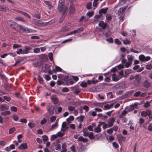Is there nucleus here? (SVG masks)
Here are the masks:
<instances>
[{
    "label": "nucleus",
    "mask_w": 152,
    "mask_h": 152,
    "mask_svg": "<svg viewBox=\"0 0 152 152\" xmlns=\"http://www.w3.org/2000/svg\"><path fill=\"white\" fill-rule=\"evenodd\" d=\"M58 10L60 12H62V13H66V12L68 10V8L67 7H64V3L63 1L60 2L58 4Z\"/></svg>",
    "instance_id": "obj_1"
},
{
    "label": "nucleus",
    "mask_w": 152,
    "mask_h": 152,
    "mask_svg": "<svg viewBox=\"0 0 152 152\" xmlns=\"http://www.w3.org/2000/svg\"><path fill=\"white\" fill-rule=\"evenodd\" d=\"M31 49L29 47L25 46L23 48L18 49L16 51V53L19 55L27 54L29 53V51Z\"/></svg>",
    "instance_id": "obj_2"
},
{
    "label": "nucleus",
    "mask_w": 152,
    "mask_h": 152,
    "mask_svg": "<svg viewBox=\"0 0 152 152\" xmlns=\"http://www.w3.org/2000/svg\"><path fill=\"white\" fill-rule=\"evenodd\" d=\"M126 9V7H123L120 8L118 10L117 14L119 16V18L120 20L122 19L124 16V13Z\"/></svg>",
    "instance_id": "obj_3"
},
{
    "label": "nucleus",
    "mask_w": 152,
    "mask_h": 152,
    "mask_svg": "<svg viewBox=\"0 0 152 152\" xmlns=\"http://www.w3.org/2000/svg\"><path fill=\"white\" fill-rule=\"evenodd\" d=\"M7 24L15 30L18 24L13 20H10L8 21Z\"/></svg>",
    "instance_id": "obj_4"
},
{
    "label": "nucleus",
    "mask_w": 152,
    "mask_h": 152,
    "mask_svg": "<svg viewBox=\"0 0 152 152\" xmlns=\"http://www.w3.org/2000/svg\"><path fill=\"white\" fill-rule=\"evenodd\" d=\"M139 58L141 61L144 62L150 60L151 57L148 56L145 57L143 55H141L139 56Z\"/></svg>",
    "instance_id": "obj_5"
},
{
    "label": "nucleus",
    "mask_w": 152,
    "mask_h": 152,
    "mask_svg": "<svg viewBox=\"0 0 152 152\" xmlns=\"http://www.w3.org/2000/svg\"><path fill=\"white\" fill-rule=\"evenodd\" d=\"M48 113L50 115H53L54 113V107L50 104H48L47 108Z\"/></svg>",
    "instance_id": "obj_6"
},
{
    "label": "nucleus",
    "mask_w": 152,
    "mask_h": 152,
    "mask_svg": "<svg viewBox=\"0 0 152 152\" xmlns=\"http://www.w3.org/2000/svg\"><path fill=\"white\" fill-rule=\"evenodd\" d=\"M83 31V28H78L76 30H75L67 34L66 36H67L69 35H72L74 34H75L76 33H79Z\"/></svg>",
    "instance_id": "obj_7"
},
{
    "label": "nucleus",
    "mask_w": 152,
    "mask_h": 152,
    "mask_svg": "<svg viewBox=\"0 0 152 152\" xmlns=\"http://www.w3.org/2000/svg\"><path fill=\"white\" fill-rule=\"evenodd\" d=\"M33 22L35 25L38 26H45L46 25V23H41L40 21L35 19H33L32 20Z\"/></svg>",
    "instance_id": "obj_8"
},
{
    "label": "nucleus",
    "mask_w": 152,
    "mask_h": 152,
    "mask_svg": "<svg viewBox=\"0 0 152 152\" xmlns=\"http://www.w3.org/2000/svg\"><path fill=\"white\" fill-rule=\"evenodd\" d=\"M26 28V27L23 26L18 24L15 30L18 31H21L24 32H25Z\"/></svg>",
    "instance_id": "obj_9"
},
{
    "label": "nucleus",
    "mask_w": 152,
    "mask_h": 152,
    "mask_svg": "<svg viewBox=\"0 0 152 152\" xmlns=\"http://www.w3.org/2000/svg\"><path fill=\"white\" fill-rule=\"evenodd\" d=\"M137 103H134V104L130 105L129 107H126V109L128 112H130L134 110L137 107Z\"/></svg>",
    "instance_id": "obj_10"
},
{
    "label": "nucleus",
    "mask_w": 152,
    "mask_h": 152,
    "mask_svg": "<svg viewBox=\"0 0 152 152\" xmlns=\"http://www.w3.org/2000/svg\"><path fill=\"white\" fill-rule=\"evenodd\" d=\"M141 78V76L139 74H137L135 76V80L134 83L135 85H137L140 83Z\"/></svg>",
    "instance_id": "obj_11"
},
{
    "label": "nucleus",
    "mask_w": 152,
    "mask_h": 152,
    "mask_svg": "<svg viewBox=\"0 0 152 152\" xmlns=\"http://www.w3.org/2000/svg\"><path fill=\"white\" fill-rule=\"evenodd\" d=\"M124 67V66L123 64H120L117 66L113 68L111 71L113 72H115L118 71V70L123 69Z\"/></svg>",
    "instance_id": "obj_12"
},
{
    "label": "nucleus",
    "mask_w": 152,
    "mask_h": 152,
    "mask_svg": "<svg viewBox=\"0 0 152 152\" xmlns=\"http://www.w3.org/2000/svg\"><path fill=\"white\" fill-rule=\"evenodd\" d=\"M115 120V118H110L108 121V123L109 127L112 126Z\"/></svg>",
    "instance_id": "obj_13"
},
{
    "label": "nucleus",
    "mask_w": 152,
    "mask_h": 152,
    "mask_svg": "<svg viewBox=\"0 0 152 152\" xmlns=\"http://www.w3.org/2000/svg\"><path fill=\"white\" fill-rule=\"evenodd\" d=\"M27 148V144L26 143H23L21 144L18 147V149L20 150H24Z\"/></svg>",
    "instance_id": "obj_14"
},
{
    "label": "nucleus",
    "mask_w": 152,
    "mask_h": 152,
    "mask_svg": "<svg viewBox=\"0 0 152 152\" xmlns=\"http://www.w3.org/2000/svg\"><path fill=\"white\" fill-rule=\"evenodd\" d=\"M120 79H121V77L118 75H117L115 74H114L112 75V79L113 81H117Z\"/></svg>",
    "instance_id": "obj_15"
},
{
    "label": "nucleus",
    "mask_w": 152,
    "mask_h": 152,
    "mask_svg": "<svg viewBox=\"0 0 152 152\" xmlns=\"http://www.w3.org/2000/svg\"><path fill=\"white\" fill-rule=\"evenodd\" d=\"M99 26L101 27L103 30H104L107 26V24L103 21L99 22Z\"/></svg>",
    "instance_id": "obj_16"
},
{
    "label": "nucleus",
    "mask_w": 152,
    "mask_h": 152,
    "mask_svg": "<svg viewBox=\"0 0 152 152\" xmlns=\"http://www.w3.org/2000/svg\"><path fill=\"white\" fill-rule=\"evenodd\" d=\"M67 145L66 142L63 143L61 145V150L60 152H66Z\"/></svg>",
    "instance_id": "obj_17"
},
{
    "label": "nucleus",
    "mask_w": 152,
    "mask_h": 152,
    "mask_svg": "<svg viewBox=\"0 0 152 152\" xmlns=\"http://www.w3.org/2000/svg\"><path fill=\"white\" fill-rule=\"evenodd\" d=\"M99 124L94 129V132H95L98 133L101 131V129L100 128V126L102 124V123H99Z\"/></svg>",
    "instance_id": "obj_18"
},
{
    "label": "nucleus",
    "mask_w": 152,
    "mask_h": 152,
    "mask_svg": "<svg viewBox=\"0 0 152 152\" xmlns=\"http://www.w3.org/2000/svg\"><path fill=\"white\" fill-rule=\"evenodd\" d=\"M9 106L6 104H2L1 105L0 108L1 111L7 110L9 109Z\"/></svg>",
    "instance_id": "obj_19"
},
{
    "label": "nucleus",
    "mask_w": 152,
    "mask_h": 152,
    "mask_svg": "<svg viewBox=\"0 0 152 152\" xmlns=\"http://www.w3.org/2000/svg\"><path fill=\"white\" fill-rule=\"evenodd\" d=\"M8 11V7L4 5H0V11L7 12Z\"/></svg>",
    "instance_id": "obj_20"
},
{
    "label": "nucleus",
    "mask_w": 152,
    "mask_h": 152,
    "mask_svg": "<svg viewBox=\"0 0 152 152\" xmlns=\"http://www.w3.org/2000/svg\"><path fill=\"white\" fill-rule=\"evenodd\" d=\"M15 20L16 21H20L26 23V20L22 17L18 16L15 18Z\"/></svg>",
    "instance_id": "obj_21"
},
{
    "label": "nucleus",
    "mask_w": 152,
    "mask_h": 152,
    "mask_svg": "<svg viewBox=\"0 0 152 152\" xmlns=\"http://www.w3.org/2000/svg\"><path fill=\"white\" fill-rule=\"evenodd\" d=\"M150 114V111L148 110L146 111H143L141 113V115L144 117H145L148 115H149Z\"/></svg>",
    "instance_id": "obj_22"
},
{
    "label": "nucleus",
    "mask_w": 152,
    "mask_h": 152,
    "mask_svg": "<svg viewBox=\"0 0 152 152\" xmlns=\"http://www.w3.org/2000/svg\"><path fill=\"white\" fill-rule=\"evenodd\" d=\"M101 15H95L94 18V23H97L99 21V17Z\"/></svg>",
    "instance_id": "obj_23"
},
{
    "label": "nucleus",
    "mask_w": 152,
    "mask_h": 152,
    "mask_svg": "<svg viewBox=\"0 0 152 152\" xmlns=\"http://www.w3.org/2000/svg\"><path fill=\"white\" fill-rule=\"evenodd\" d=\"M55 68L53 70V72L54 73H56L57 72H61L62 71V69L59 66L56 65H55Z\"/></svg>",
    "instance_id": "obj_24"
},
{
    "label": "nucleus",
    "mask_w": 152,
    "mask_h": 152,
    "mask_svg": "<svg viewBox=\"0 0 152 152\" xmlns=\"http://www.w3.org/2000/svg\"><path fill=\"white\" fill-rule=\"evenodd\" d=\"M128 112V111L125 108V110L122 111L121 114L119 115V117L120 118H122L123 117L125 116Z\"/></svg>",
    "instance_id": "obj_25"
},
{
    "label": "nucleus",
    "mask_w": 152,
    "mask_h": 152,
    "mask_svg": "<svg viewBox=\"0 0 152 152\" xmlns=\"http://www.w3.org/2000/svg\"><path fill=\"white\" fill-rule=\"evenodd\" d=\"M113 105V104H111L110 105L108 104H106L104 106L103 109L104 110H108L112 107Z\"/></svg>",
    "instance_id": "obj_26"
},
{
    "label": "nucleus",
    "mask_w": 152,
    "mask_h": 152,
    "mask_svg": "<svg viewBox=\"0 0 152 152\" xmlns=\"http://www.w3.org/2000/svg\"><path fill=\"white\" fill-rule=\"evenodd\" d=\"M36 31L35 30L26 27V32H25L28 33H33L36 32Z\"/></svg>",
    "instance_id": "obj_27"
},
{
    "label": "nucleus",
    "mask_w": 152,
    "mask_h": 152,
    "mask_svg": "<svg viewBox=\"0 0 152 152\" xmlns=\"http://www.w3.org/2000/svg\"><path fill=\"white\" fill-rule=\"evenodd\" d=\"M69 29V27H67L64 26L61 29L60 31L61 32H66L68 31Z\"/></svg>",
    "instance_id": "obj_28"
},
{
    "label": "nucleus",
    "mask_w": 152,
    "mask_h": 152,
    "mask_svg": "<svg viewBox=\"0 0 152 152\" xmlns=\"http://www.w3.org/2000/svg\"><path fill=\"white\" fill-rule=\"evenodd\" d=\"M108 10V8L107 7L102 9L99 11V13L100 14L102 13L106 14Z\"/></svg>",
    "instance_id": "obj_29"
},
{
    "label": "nucleus",
    "mask_w": 152,
    "mask_h": 152,
    "mask_svg": "<svg viewBox=\"0 0 152 152\" xmlns=\"http://www.w3.org/2000/svg\"><path fill=\"white\" fill-rule=\"evenodd\" d=\"M118 139L119 142H124L126 140V138L124 137L121 135L119 136L118 137Z\"/></svg>",
    "instance_id": "obj_30"
},
{
    "label": "nucleus",
    "mask_w": 152,
    "mask_h": 152,
    "mask_svg": "<svg viewBox=\"0 0 152 152\" xmlns=\"http://www.w3.org/2000/svg\"><path fill=\"white\" fill-rule=\"evenodd\" d=\"M74 118L73 116H70L66 119V121L68 123H71L72 121L74 120Z\"/></svg>",
    "instance_id": "obj_31"
},
{
    "label": "nucleus",
    "mask_w": 152,
    "mask_h": 152,
    "mask_svg": "<svg viewBox=\"0 0 152 152\" xmlns=\"http://www.w3.org/2000/svg\"><path fill=\"white\" fill-rule=\"evenodd\" d=\"M69 12L70 13H74L75 12V10L74 6L72 5L69 8Z\"/></svg>",
    "instance_id": "obj_32"
},
{
    "label": "nucleus",
    "mask_w": 152,
    "mask_h": 152,
    "mask_svg": "<svg viewBox=\"0 0 152 152\" xmlns=\"http://www.w3.org/2000/svg\"><path fill=\"white\" fill-rule=\"evenodd\" d=\"M44 3L47 5L48 6L49 9H51L52 8L53 6L50 2L47 1H45Z\"/></svg>",
    "instance_id": "obj_33"
},
{
    "label": "nucleus",
    "mask_w": 152,
    "mask_h": 152,
    "mask_svg": "<svg viewBox=\"0 0 152 152\" xmlns=\"http://www.w3.org/2000/svg\"><path fill=\"white\" fill-rule=\"evenodd\" d=\"M78 140L79 141L83 142H86L88 141V140L87 139L84 138L82 136H80L78 138Z\"/></svg>",
    "instance_id": "obj_34"
},
{
    "label": "nucleus",
    "mask_w": 152,
    "mask_h": 152,
    "mask_svg": "<svg viewBox=\"0 0 152 152\" xmlns=\"http://www.w3.org/2000/svg\"><path fill=\"white\" fill-rule=\"evenodd\" d=\"M51 99L53 101L54 104H56L58 103V101L55 96H52Z\"/></svg>",
    "instance_id": "obj_35"
},
{
    "label": "nucleus",
    "mask_w": 152,
    "mask_h": 152,
    "mask_svg": "<svg viewBox=\"0 0 152 152\" xmlns=\"http://www.w3.org/2000/svg\"><path fill=\"white\" fill-rule=\"evenodd\" d=\"M87 128H84L83 129L82 132H83V135L85 137H87L88 136L87 134H88V132H87Z\"/></svg>",
    "instance_id": "obj_36"
},
{
    "label": "nucleus",
    "mask_w": 152,
    "mask_h": 152,
    "mask_svg": "<svg viewBox=\"0 0 152 152\" xmlns=\"http://www.w3.org/2000/svg\"><path fill=\"white\" fill-rule=\"evenodd\" d=\"M133 71L131 69H126L125 70V73L127 75L132 73Z\"/></svg>",
    "instance_id": "obj_37"
},
{
    "label": "nucleus",
    "mask_w": 152,
    "mask_h": 152,
    "mask_svg": "<svg viewBox=\"0 0 152 152\" xmlns=\"http://www.w3.org/2000/svg\"><path fill=\"white\" fill-rule=\"evenodd\" d=\"M61 130H62V132H58L57 134H56L58 137H61L63 136L64 134V130H63L61 129Z\"/></svg>",
    "instance_id": "obj_38"
},
{
    "label": "nucleus",
    "mask_w": 152,
    "mask_h": 152,
    "mask_svg": "<svg viewBox=\"0 0 152 152\" xmlns=\"http://www.w3.org/2000/svg\"><path fill=\"white\" fill-rule=\"evenodd\" d=\"M58 126V123L56 122L54 124H53L52 125L51 129V130H53L55 129H56Z\"/></svg>",
    "instance_id": "obj_39"
},
{
    "label": "nucleus",
    "mask_w": 152,
    "mask_h": 152,
    "mask_svg": "<svg viewBox=\"0 0 152 152\" xmlns=\"http://www.w3.org/2000/svg\"><path fill=\"white\" fill-rule=\"evenodd\" d=\"M132 64V62L131 61H128L125 64L126 68H128Z\"/></svg>",
    "instance_id": "obj_40"
},
{
    "label": "nucleus",
    "mask_w": 152,
    "mask_h": 152,
    "mask_svg": "<svg viewBox=\"0 0 152 152\" xmlns=\"http://www.w3.org/2000/svg\"><path fill=\"white\" fill-rule=\"evenodd\" d=\"M88 136L90 139H93L94 138V136L92 132H88L87 134Z\"/></svg>",
    "instance_id": "obj_41"
},
{
    "label": "nucleus",
    "mask_w": 152,
    "mask_h": 152,
    "mask_svg": "<svg viewBox=\"0 0 152 152\" xmlns=\"http://www.w3.org/2000/svg\"><path fill=\"white\" fill-rule=\"evenodd\" d=\"M127 59L129 61H132L134 58V56L131 55H128L127 56Z\"/></svg>",
    "instance_id": "obj_42"
},
{
    "label": "nucleus",
    "mask_w": 152,
    "mask_h": 152,
    "mask_svg": "<svg viewBox=\"0 0 152 152\" xmlns=\"http://www.w3.org/2000/svg\"><path fill=\"white\" fill-rule=\"evenodd\" d=\"M68 110L71 112L74 111L75 109V107L72 106H69L68 107Z\"/></svg>",
    "instance_id": "obj_43"
},
{
    "label": "nucleus",
    "mask_w": 152,
    "mask_h": 152,
    "mask_svg": "<svg viewBox=\"0 0 152 152\" xmlns=\"http://www.w3.org/2000/svg\"><path fill=\"white\" fill-rule=\"evenodd\" d=\"M95 106L99 107H103L104 105V103H96L94 104Z\"/></svg>",
    "instance_id": "obj_44"
},
{
    "label": "nucleus",
    "mask_w": 152,
    "mask_h": 152,
    "mask_svg": "<svg viewBox=\"0 0 152 152\" xmlns=\"http://www.w3.org/2000/svg\"><path fill=\"white\" fill-rule=\"evenodd\" d=\"M55 149L56 150H60L61 148V145L60 144H56L55 145Z\"/></svg>",
    "instance_id": "obj_45"
},
{
    "label": "nucleus",
    "mask_w": 152,
    "mask_h": 152,
    "mask_svg": "<svg viewBox=\"0 0 152 152\" xmlns=\"http://www.w3.org/2000/svg\"><path fill=\"white\" fill-rule=\"evenodd\" d=\"M123 43L125 45H127L130 44L131 41L127 39H126L123 40Z\"/></svg>",
    "instance_id": "obj_46"
},
{
    "label": "nucleus",
    "mask_w": 152,
    "mask_h": 152,
    "mask_svg": "<svg viewBox=\"0 0 152 152\" xmlns=\"http://www.w3.org/2000/svg\"><path fill=\"white\" fill-rule=\"evenodd\" d=\"M62 128L63 129V130L64 131H65L66 129V125L65 122H64L62 123Z\"/></svg>",
    "instance_id": "obj_47"
},
{
    "label": "nucleus",
    "mask_w": 152,
    "mask_h": 152,
    "mask_svg": "<svg viewBox=\"0 0 152 152\" xmlns=\"http://www.w3.org/2000/svg\"><path fill=\"white\" fill-rule=\"evenodd\" d=\"M15 131V127H13L12 128H10L9 129V134H11L13 133Z\"/></svg>",
    "instance_id": "obj_48"
},
{
    "label": "nucleus",
    "mask_w": 152,
    "mask_h": 152,
    "mask_svg": "<svg viewBox=\"0 0 152 152\" xmlns=\"http://www.w3.org/2000/svg\"><path fill=\"white\" fill-rule=\"evenodd\" d=\"M86 15L90 18L94 15V12L93 11L88 12L87 13Z\"/></svg>",
    "instance_id": "obj_49"
},
{
    "label": "nucleus",
    "mask_w": 152,
    "mask_h": 152,
    "mask_svg": "<svg viewBox=\"0 0 152 152\" xmlns=\"http://www.w3.org/2000/svg\"><path fill=\"white\" fill-rule=\"evenodd\" d=\"M86 148L83 146H82L79 149L78 152H84Z\"/></svg>",
    "instance_id": "obj_50"
},
{
    "label": "nucleus",
    "mask_w": 152,
    "mask_h": 152,
    "mask_svg": "<svg viewBox=\"0 0 152 152\" xmlns=\"http://www.w3.org/2000/svg\"><path fill=\"white\" fill-rule=\"evenodd\" d=\"M38 80L39 83L42 84L43 83V78L39 76L38 77Z\"/></svg>",
    "instance_id": "obj_51"
},
{
    "label": "nucleus",
    "mask_w": 152,
    "mask_h": 152,
    "mask_svg": "<svg viewBox=\"0 0 152 152\" xmlns=\"http://www.w3.org/2000/svg\"><path fill=\"white\" fill-rule=\"evenodd\" d=\"M84 119V116L81 115L77 118V120L78 121L82 122L83 121Z\"/></svg>",
    "instance_id": "obj_52"
},
{
    "label": "nucleus",
    "mask_w": 152,
    "mask_h": 152,
    "mask_svg": "<svg viewBox=\"0 0 152 152\" xmlns=\"http://www.w3.org/2000/svg\"><path fill=\"white\" fill-rule=\"evenodd\" d=\"M43 77L47 80H49L51 79L50 77L48 75H43Z\"/></svg>",
    "instance_id": "obj_53"
},
{
    "label": "nucleus",
    "mask_w": 152,
    "mask_h": 152,
    "mask_svg": "<svg viewBox=\"0 0 152 152\" xmlns=\"http://www.w3.org/2000/svg\"><path fill=\"white\" fill-rule=\"evenodd\" d=\"M10 112L9 111H6L1 113V115H10Z\"/></svg>",
    "instance_id": "obj_54"
},
{
    "label": "nucleus",
    "mask_w": 152,
    "mask_h": 152,
    "mask_svg": "<svg viewBox=\"0 0 152 152\" xmlns=\"http://www.w3.org/2000/svg\"><path fill=\"white\" fill-rule=\"evenodd\" d=\"M47 120L45 118H43L42 120L40 122V124L42 125L45 124L47 122Z\"/></svg>",
    "instance_id": "obj_55"
},
{
    "label": "nucleus",
    "mask_w": 152,
    "mask_h": 152,
    "mask_svg": "<svg viewBox=\"0 0 152 152\" xmlns=\"http://www.w3.org/2000/svg\"><path fill=\"white\" fill-rule=\"evenodd\" d=\"M143 85L145 87L148 88L149 87L150 84L147 81L145 80L143 83Z\"/></svg>",
    "instance_id": "obj_56"
},
{
    "label": "nucleus",
    "mask_w": 152,
    "mask_h": 152,
    "mask_svg": "<svg viewBox=\"0 0 152 152\" xmlns=\"http://www.w3.org/2000/svg\"><path fill=\"white\" fill-rule=\"evenodd\" d=\"M40 51V49L39 48H35L33 52L35 53H38Z\"/></svg>",
    "instance_id": "obj_57"
},
{
    "label": "nucleus",
    "mask_w": 152,
    "mask_h": 152,
    "mask_svg": "<svg viewBox=\"0 0 152 152\" xmlns=\"http://www.w3.org/2000/svg\"><path fill=\"white\" fill-rule=\"evenodd\" d=\"M57 137L58 136L56 134L52 135L50 137V140L51 141H53L56 139Z\"/></svg>",
    "instance_id": "obj_58"
},
{
    "label": "nucleus",
    "mask_w": 152,
    "mask_h": 152,
    "mask_svg": "<svg viewBox=\"0 0 152 152\" xmlns=\"http://www.w3.org/2000/svg\"><path fill=\"white\" fill-rule=\"evenodd\" d=\"M112 145L113 147L115 148H118L119 145L116 142H114L112 143Z\"/></svg>",
    "instance_id": "obj_59"
},
{
    "label": "nucleus",
    "mask_w": 152,
    "mask_h": 152,
    "mask_svg": "<svg viewBox=\"0 0 152 152\" xmlns=\"http://www.w3.org/2000/svg\"><path fill=\"white\" fill-rule=\"evenodd\" d=\"M145 68L147 69L151 70L152 68V65L151 64H149L146 66Z\"/></svg>",
    "instance_id": "obj_60"
},
{
    "label": "nucleus",
    "mask_w": 152,
    "mask_h": 152,
    "mask_svg": "<svg viewBox=\"0 0 152 152\" xmlns=\"http://www.w3.org/2000/svg\"><path fill=\"white\" fill-rule=\"evenodd\" d=\"M106 19L107 20H111L112 19V16L111 15L107 14L106 15Z\"/></svg>",
    "instance_id": "obj_61"
},
{
    "label": "nucleus",
    "mask_w": 152,
    "mask_h": 152,
    "mask_svg": "<svg viewBox=\"0 0 152 152\" xmlns=\"http://www.w3.org/2000/svg\"><path fill=\"white\" fill-rule=\"evenodd\" d=\"M92 3L91 2L88 3L86 4V8L88 9H89L91 8Z\"/></svg>",
    "instance_id": "obj_62"
},
{
    "label": "nucleus",
    "mask_w": 152,
    "mask_h": 152,
    "mask_svg": "<svg viewBox=\"0 0 152 152\" xmlns=\"http://www.w3.org/2000/svg\"><path fill=\"white\" fill-rule=\"evenodd\" d=\"M70 149L72 152H76L75 147L74 145L71 146L70 148Z\"/></svg>",
    "instance_id": "obj_63"
},
{
    "label": "nucleus",
    "mask_w": 152,
    "mask_h": 152,
    "mask_svg": "<svg viewBox=\"0 0 152 152\" xmlns=\"http://www.w3.org/2000/svg\"><path fill=\"white\" fill-rule=\"evenodd\" d=\"M13 120L15 121H17L18 119V117L16 115H14L12 116Z\"/></svg>",
    "instance_id": "obj_64"
}]
</instances>
